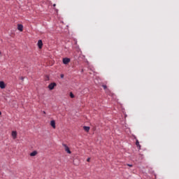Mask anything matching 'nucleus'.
<instances>
[{"mask_svg":"<svg viewBox=\"0 0 179 179\" xmlns=\"http://www.w3.org/2000/svg\"><path fill=\"white\" fill-rule=\"evenodd\" d=\"M57 87V83H51L49 85H48V89L49 90H54V87Z\"/></svg>","mask_w":179,"mask_h":179,"instance_id":"nucleus-1","label":"nucleus"},{"mask_svg":"<svg viewBox=\"0 0 179 179\" xmlns=\"http://www.w3.org/2000/svg\"><path fill=\"white\" fill-rule=\"evenodd\" d=\"M62 145L64 148V150L69 153V155H71V153H72V152H71V150H69V147H68V145H66V144H62Z\"/></svg>","mask_w":179,"mask_h":179,"instance_id":"nucleus-2","label":"nucleus"},{"mask_svg":"<svg viewBox=\"0 0 179 179\" xmlns=\"http://www.w3.org/2000/svg\"><path fill=\"white\" fill-rule=\"evenodd\" d=\"M69 62H71V59L68 57H65L63 59V64H64V65H68Z\"/></svg>","mask_w":179,"mask_h":179,"instance_id":"nucleus-3","label":"nucleus"},{"mask_svg":"<svg viewBox=\"0 0 179 179\" xmlns=\"http://www.w3.org/2000/svg\"><path fill=\"white\" fill-rule=\"evenodd\" d=\"M11 135L13 139H16L17 138V132H16V131H13Z\"/></svg>","mask_w":179,"mask_h":179,"instance_id":"nucleus-4","label":"nucleus"},{"mask_svg":"<svg viewBox=\"0 0 179 179\" xmlns=\"http://www.w3.org/2000/svg\"><path fill=\"white\" fill-rule=\"evenodd\" d=\"M38 47L40 50H41V48H43V41L39 40L38 41Z\"/></svg>","mask_w":179,"mask_h":179,"instance_id":"nucleus-5","label":"nucleus"},{"mask_svg":"<svg viewBox=\"0 0 179 179\" xmlns=\"http://www.w3.org/2000/svg\"><path fill=\"white\" fill-rule=\"evenodd\" d=\"M0 87L1 89H5V87H6V85L3 81H0Z\"/></svg>","mask_w":179,"mask_h":179,"instance_id":"nucleus-6","label":"nucleus"},{"mask_svg":"<svg viewBox=\"0 0 179 179\" xmlns=\"http://www.w3.org/2000/svg\"><path fill=\"white\" fill-rule=\"evenodd\" d=\"M50 125H51V127H52V128H53L54 129H55V128H56V126H55V120H52V121L50 122Z\"/></svg>","mask_w":179,"mask_h":179,"instance_id":"nucleus-7","label":"nucleus"},{"mask_svg":"<svg viewBox=\"0 0 179 179\" xmlns=\"http://www.w3.org/2000/svg\"><path fill=\"white\" fill-rule=\"evenodd\" d=\"M17 30L20 31H23V25L22 24H18L17 25Z\"/></svg>","mask_w":179,"mask_h":179,"instance_id":"nucleus-8","label":"nucleus"},{"mask_svg":"<svg viewBox=\"0 0 179 179\" xmlns=\"http://www.w3.org/2000/svg\"><path fill=\"white\" fill-rule=\"evenodd\" d=\"M83 129L85 131V132H89V131H90V127L84 126Z\"/></svg>","mask_w":179,"mask_h":179,"instance_id":"nucleus-9","label":"nucleus"},{"mask_svg":"<svg viewBox=\"0 0 179 179\" xmlns=\"http://www.w3.org/2000/svg\"><path fill=\"white\" fill-rule=\"evenodd\" d=\"M37 155V151H33L32 152L30 153V156L31 157H34V156Z\"/></svg>","mask_w":179,"mask_h":179,"instance_id":"nucleus-10","label":"nucleus"},{"mask_svg":"<svg viewBox=\"0 0 179 179\" xmlns=\"http://www.w3.org/2000/svg\"><path fill=\"white\" fill-rule=\"evenodd\" d=\"M136 146H138V148H141V145L139 144V141L136 140Z\"/></svg>","mask_w":179,"mask_h":179,"instance_id":"nucleus-11","label":"nucleus"},{"mask_svg":"<svg viewBox=\"0 0 179 179\" xmlns=\"http://www.w3.org/2000/svg\"><path fill=\"white\" fill-rule=\"evenodd\" d=\"M70 97L71 99H73V97H75V95H73V94L72 92L70 93Z\"/></svg>","mask_w":179,"mask_h":179,"instance_id":"nucleus-12","label":"nucleus"},{"mask_svg":"<svg viewBox=\"0 0 179 179\" xmlns=\"http://www.w3.org/2000/svg\"><path fill=\"white\" fill-rule=\"evenodd\" d=\"M64 74H61V75H60V78H61L62 79H64Z\"/></svg>","mask_w":179,"mask_h":179,"instance_id":"nucleus-13","label":"nucleus"},{"mask_svg":"<svg viewBox=\"0 0 179 179\" xmlns=\"http://www.w3.org/2000/svg\"><path fill=\"white\" fill-rule=\"evenodd\" d=\"M103 87L104 90H106V89H107V85H103Z\"/></svg>","mask_w":179,"mask_h":179,"instance_id":"nucleus-14","label":"nucleus"},{"mask_svg":"<svg viewBox=\"0 0 179 179\" xmlns=\"http://www.w3.org/2000/svg\"><path fill=\"white\" fill-rule=\"evenodd\" d=\"M21 80H24V77H20Z\"/></svg>","mask_w":179,"mask_h":179,"instance_id":"nucleus-15","label":"nucleus"},{"mask_svg":"<svg viewBox=\"0 0 179 179\" xmlns=\"http://www.w3.org/2000/svg\"><path fill=\"white\" fill-rule=\"evenodd\" d=\"M127 166H128L129 167H132L133 165L128 164Z\"/></svg>","mask_w":179,"mask_h":179,"instance_id":"nucleus-16","label":"nucleus"},{"mask_svg":"<svg viewBox=\"0 0 179 179\" xmlns=\"http://www.w3.org/2000/svg\"><path fill=\"white\" fill-rule=\"evenodd\" d=\"M87 162H90V158H87Z\"/></svg>","mask_w":179,"mask_h":179,"instance_id":"nucleus-17","label":"nucleus"},{"mask_svg":"<svg viewBox=\"0 0 179 179\" xmlns=\"http://www.w3.org/2000/svg\"><path fill=\"white\" fill-rule=\"evenodd\" d=\"M53 6H54V7L57 6V4H53Z\"/></svg>","mask_w":179,"mask_h":179,"instance_id":"nucleus-18","label":"nucleus"},{"mask_svg":"<svg viewBox=\"0 0 179 179\" xmlns=\"http://www.w3.org/2000/svg\"><path fill=\"white\" fill-rule=\"evenodd\" d=\"M0 115H2V113L1 112H0Z\"/></svg>","mask_w":179,"mask_h":179,"instance_id":"nucleus-19","label":"nucleus"},{"mask_svg":"<svg viewBox=\"0 0 179 179\" xmlns=\"http://www.w3.org/2000/svg\"><path fill=\"white\" fill-rule=\"evenodd\" d=\"M43 114H45V111H43Z\"/></svg>","mask_w":179,"mask_h":179,"instance_id":"nucleus-20","label":"nucleus"},{"mask_svg":"<svg viewBox=\"0 0 179 179\" xmlns=\"http://www.w3.org/2000/svg\"><path fill=\"white\" fill-rule=\"evenodd\" d=\"M0 55H1V52H0Z\"/></svg>","mask_w":179,"mask_h":179,"instance_id":"nucleus-21","label":"nucleus"}]
</instances>
